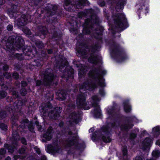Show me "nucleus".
Listing matches in <instances>:
<instances>
[{"label": "nucleus", "instance_id": "a19ab883", "mask_svg": "<svg viewBox=\"0 0 160 160\" xmlns=\"http://www.w3.org/2000/svg\"><path fill=\"white\" fill-rule=\"evenodd\" d=\"M131 137L132 138H134L136 137V135L134 133L132 134L131 135Z\"/></svg>", "mask_w": 160, "mask_h": 160}, {"label": "nucleus", "instance_id": "423d86ee", "mask_svg": "<svg viewBox=\"0 0 160 160\" xmlns=\"http://www.w3.org/2000/svg\"><path fill=\"white\" fill-rule=\"evenodd\" d=\"M78 5L76 6L77 8H81L82 6H85L88 4V2L87 0H78Z\"/></svg>", "mask_w": 160, "mask_h": 160}, {"label": "nucleus", "instance_id": "c85d7f7f", "mask_svg": "<svg viewBox=\"0 0 160 160\" xmlns=\"http://www.w3.org/2000/svg\"><path fill=\"white\" fill-rule=\"evenodd\" d=\"M13 78L17 79L18 78V75L17 73H14L13 74Z\"/></svg>", "mask_w": 160, "mask_h": 160}, {"label": "nucleus", "instance_id": "4d7b16f0", "mask_svg": "<svg viewBox=\"0 0 160 160\" xmlns=\"http://www.w3.org/2000/svg\"><path fill=\"white\" fill-rule=\"evenodd\" d=\"M81 54H82V55H83L84 54L83 53H81Z\"/></svg>", "mask_w": 160, "mask_h": 160}, {"label": "nucleus", "instance_id": "c756f323", "mask_svg": "<svg viewBox=\"0 0 160 160\" xmlns=\"http://www.w3.org/2000/svg\"><path fill=\"white\" fill-rule=\"evenodd\" d=\"M36 124L37 125V128L38 130H41V125H39V123L38 122H36Z\"/></svg>", "mask_w": 160, "mask_h": 160}, {"label": "nucleus", "instance_id": "49530a36", "mask_svg": "<svg viewBox=\"0 0 160 160\" xmlns=\"http://www.w3.org/2000/svg\"><path fill=\"white\" fill-rule=\"evenodd\" d=\"M93 130H94L93 128H91L90 129H89V132H92L93 131Z\"/></svg>", "mask_w": 160, "mask_h": 160}, {"label": "nucleus", "instance_id": "c03bdc74", "mask_svg": "<svg viewBox=\"0 0 160 160\" xmlns=\"http://www.w3.org/2000/svg\"><path fill=\"white\" fill-rule=\"evenodd\" d=\"M8 68V66L7 65H5L3 67V69L4 70H6Z\"/></svg>", "mask_w": 160, "mask_h": 160}, {"label": "nucleus", "instance_id": "6ab92c4d", "mask_svg": "<svg viewBox=\"0 0 160 160\" xmlns=\"http://www.w3.org/2000/svg\"><path fill=\"white\" fill-rule=\"evenodd\" d=\"M102 139L103 141L106 142H109L111 141L110 138L108 136H107V137H103L102 138Z\"/></svg>", "mask_w": 160, "mask_h": 160}, {"label": "nucleus", "instance_id": "7c9ffc66", "mask_svg": "<svg viewBox=\"0 0 160 160\" xmlns=\"http://www.w3.org/2000/svg\"><path fill=\"white\" fill-rule=\"evenodd\" d=\"M6 152V151L3 149H1L0 150V154L3 155Z\"/></svg>", "mask_w": 160, "mask_h": 160}, {"label": "nucleus", "instance_id": "3c124183", "mask_svg": "<svg viewBox=\"0 0 160 160\" xmlns=\"http://www.w3.org/2000/svg\"><path fill=\"white\" fill-rule=\"evenodd\" d=\"M28 32L27 33L28 34H30V31L28 30Z\"/></svg>", "mask_w": 160, "mask_h": 160}, {"label": "nucleus", "instance_id": "5701e85b", "mask_svg": "<svg viewBox=\"0 0 160 160\" xmlns=\"http://www.w3.org/2000/svg\"><path fill=\"white\" fill-rule=\"evenodd\" d=\"M0 128L3 130H5L7 128V126L3 123L0 124Z\"/></svg>", "mask_w": 160, "mask_h": 160}, {"label": "nucleus", "instance_id": "4468645a", "mask_svg": "<svg viewBox=\"0 0 160 160\" xmlns=\"http://www.w3.org/2000/svg\"><path fill=\"white\" fill-rule=\"evenodd\" d=\"M124 110L126 112H128L131 111V106L129 104L124 103Z\"/></svg>", "mask_w": 160, "mask_h": 160}, {"label": "nucleus", "instance_id": "bf43d9fd", "mask_svg": "<svg viewBox=\"0 0 160 160\" xmlns=\"http://www.w3.org/2000/svg\"><path fill=\"white\" fill-rule=\"evenodd\" d=\"M29 129H30V131H31V130L30 128H29Z\"/></svg>", "mask_w": 160, "mask_h": 160}, {"label": "nucleus", "instance_id": "603ef678", "mask_svg": "<svg viewBox=\"0 0 160 160\" xmlns=\"http://www.w3.org/2000/svg\"><path fill=\"white\" fill-rule=\"evenodd\" d=\"M93 99H94V100H97V99H96V98H93Z\"/></svg>", "mask_w": 160, "mask_h": 160}, {"label": "nucleus", "instance_id": "9b49d317", "mask_svg": "<svg viewBox=\"0 0 160 160\" xmlns=\"http://www.w3.org/2000/svg\"><path fill=\"white\" fill-rule=\"evenodd\" d=\"M48 148L50 150V152H58V150L59 149L57 146L55 147H53L51 145L48 146Z\"/></svg>", "mask_w": 160, "mask_h": 160}, {"label": "nucleus", "instance_id": "6e6d98bb", "mask_svg": "<svg viewBox=\"0 0 160 160\" xmlns=\"http://www.w3.org/2000/svg\"><path fill=\"white\" fill-rule=\"evenodd\" d=\"M95 37L96 38H98L96 36H95Z\"/></svg>", "mask_w": 160, "mask_h": 160}, {"label": "nucleus", "instance_id": "0eeeda50", "mask_svg": "<svg viewBox=\"0 0 160 160\" xmlns=\"http://www.w3.org/2000/svg\"><path fill=\"white\" fill-rule=\"evenodd\" d=\"M58 109L60 110V108L58 107L55 109L53 112H50L49 114V115L52 117V118L53 119H56L57 118L56 117L58 115H59V112L56 111V110H58Z\"/></svg>", "mask_w": 160, "mask_h": 160}, {"label": "nucleus", "instance_id": "ea45409f", "mask_svg": "<svg viewBox=\"0 0 160 160\" xmlns=\"http://www.w3.org/2000/svg\"><path fill=\"white\" fill-rule=\"evenodd\" d=\"M41 83V81H39V80H38V81H37L36 82V84L37 85H39Z\"/></svg>", "mask_w": 160, "mask_h": 160}, {"label": "nucleus", "instance_id": "20e7f679", "mask_svg": "<svg viewBox=\"0 0 160 160\" xmlns=\"http://www.w3.org/2000/svg\"><path fill=\"white\" fill-rule=\"evenodd\" d=\"M95 88V85L92 83H89L88 82H87L81 86L80 88V89H92Z\"/></svg>", "mask_w": 160, "mask_h": 160}, {"label": "nucleus", "instance_id": "aec40b11", "mask_svg": "<svg viewBox=\"0 0 160 160\" xmlns=\"http://www.w3.org/2000/svg\"><path fill=\"white\" fill-rule=\"evenodd\" d=\"M71 140H69L67 141V144L69 146H71L75 144L74 140H72V138L70 139Z\"/></svg>", "mask_w": 160, "mask_h": 160}, {"label": "nucleus", "instance_id": "6e6552de", "mask_svg": "<svg viewBox=\"0 0 160 160\" xmlns=\"http://www.w3.org/2000/svg\"><path fill=\"white\" fill-rule=\"evenodd\" d=\"M22 20L20 22L19 21L18 25L20 26H23L27 23V16L25 15H22Z\"/></svg>", "mask_w": 160, "mask_h": 160}, {"label": "nucleus", "instance_id": "a878e982", "mask_svg": "<svg viewBox=\"0 0 160 160\" xmlns=\"http://www.w3.org/2000/svg\"><path fill=\"white\" fill-rule=\"evenodd\" d=\"M122 152L123 153V155L124 156V158H127V156L126 155L127 154V150L126 148H124L122 150Z\"/></svg>", "mask_w": 160, "mask_h": 160}, {"label": "nucleus", "instance_id": "79ce46f5", "mask_svg": "<svg viewBox=\"0 0 160 160\" xmlns=\"http://www.w3.org/2000/svg\"><path fill=\"white\" fill-rule=\"evenodd\" d=\"M35 149H36V151L37 152V153L38 154H39L40 152L39 149L38 148H36Z\"/></svg>", "mask_w": 160, "mask_h": 160}, {"label": "nucleus", "instance_id": "864d4df0", "mask_svg": "<svg viewBox=\"0 0 160 160\" xmlns=\"http://www.w3.org/2000/svg\"><path fill=\"white\" fill-rule=\"evenodd\" d=\"M2 114V113H0V117H1V118H2V117L1 116Z\"/></svg>", "mask_w": 160, "mask_h": 160}, {"label": "nucleus", "instance_id": "bb28decb", "mask_svg": "<svg viewBox=\"0 0 160 160\" xmlns=\"http://www.w3.org/2000/svg\"><path fill=\"white\" fill-rule=\"evenodd\" d=\"M12 25H9L7 26V28L8 31H10L12 30Z\"/></svg>", "mask_w": 160, "mask_h": 160}, {"label": "nucleus", "instance_id": "c9c22d12", "mask_svg": "<svg viewBox=\"0 0 160 160\" xmlns=\"http://www.w3.org/2000/svg\"><path fill=\"white\" fill-rule=\"evenodd\" d=\"M62 63H64V64H65V65L66 66H67L68 64V63L67 62V60L65 58L64 60L62 61Z\"/></svg>", "mask_w": 160, "mask_h": 160}, {"label": "nucleus", "instance_id": "2f4dec72", "mask_svg": "<svg viewBox=\"0 0 160 160\" xmlns=\"http://www.w3.org/2000/svg\"><path fill=\"white\" fill-rule=\"evenodd\" d=\"M21 93L22 95L23 96L25 95L26 94V91L25 89H23L22 90V91L21 92Z\"/></svg>", "mask_w": 160, "mask_h": 160}, {"label": "nucleus", "instance_id": "dca6fc26", "mask_svg": "<svg viewBox=\"0 0 160 160\" xmlns=\"http://www.w3.org/2000/svg\"><path fill=\"white\" fill-rule=\"evenodd\" d=\"M5 147L8 149V152H12L14 149V147H12L10 146H8V144H6L5 145Z\"/></svg>", "mask_w": 160, "mask_h": 160}, {"label": "nucleus", "instance_id": "9d476101", "mask_svg": "<svg viewBox=\"0 0 160 160\" xmlns=\"http://www.w3.org/2000/svg\"><path fill=\"white\" fill-rule=\"evenodd\" d=\"M95 116L97 118H100L101 115V111L99 106H97L95 110Z\"/></svg>", "mask_w": 160, "mask_h": 160}, {"label": "nucleus", "instance_id": "a211bd4d", "mask_svg": "<svg viewBox=\"0 0 160 160\" xmlns=\"http://www.w3.org/2000/svg\"><path fill=\"white\" fill-rule=\"evenodd\" d=\"M90 28H88V26L84 27L83 31V33L84 34H89L90 32Z\"/></svg>", "mask_w": 160, "mask_h": 160}, {"label": "nucleus", "instance_id": "393cba45", "mask_svg": "<svg viewBox=\"0 0 160 160\" xmlns=\"http://www.w3.org/2000/svg\"><path fill=\"white\" fill-rule=\"evenodd\" d=\"M80 67H81V68L80 69H78V70H79L78 74L79 75L82 74V72H83V71H84V68L83 67V66H82V65H81Z\"/></svg>", "mask_w": 160, "mask_h": 160}, {"label": "nucleus", "instance_id": "a18cd8bd", "mask_svg": "<svg viewBox=\"0 0 160 160\" xmlns=\"http://www.w3.org/2000/svg\"><path fill=\"white\" fill-rule=\"evenodd\" d=\"M13 95H15V97H18V95L16 94V92H13Z\"/></svg>", "mask_w": 160, "mask_h": 160}, {"label": "nucleus", "instance_id": "7ed1b4c3", "mask_svg": "<svg viewBox=\"0 0 160 160\" xmlns=\"http://www.w3.org/2000/svg\"><path fill=\"white\" fill-rule=\"evenodd\" d=\"M152 143V140L148 138L144 140L140 144V146L143 150L148 147Z\"/></svg>", "mask_w": 160, "mask_h": 160}, {"label": "nucleus", "instance_id": "412c9836", "mask_svg": "<svg viewBox=\"0 0 160 160\" xmlns=\"http://www.w3.org/2000/svg\"><path fill=\"white\" fill-rule=\"evenodd\" d=\"M69 135L70 136V138H76L77 136V134L76 132H75L74 133H73L71 132H69Z\"/></svg>", "mask_w": 160, "mask_h": 160}, {"label": "nucleus", "instance_id": "8fccbe9b", "mask_svg": "<svg viewBox=\"0 0 160 160\" xmlns=\"http://www.w3.org/2000/svg\"><path fill=\"white\" fill-rule=\"evenodd\" d=\"M11 158L9 157H8L5 160H10Z\"/></svg>", "mask_w": 160, "mask_h": 160}, {"label": "nucleus", "instance_id": "72a5a7b5", "mask_svg": "<svg viewBox=\"0 0 160 160\" xmlns=\"http://www.w3.org/2000/svg\"><path fill=\"white\" fill-rule=\"evenodd\" d=\"M89 21V20L88 19L86 20L85 21V23L84 25V26L88 25V24Z\"/></svg>", "mask_w": 160, "mask_h": 160}, {"label": "nucleus", "instance_id": "cd10ccee", "mask_svg": "<svg viewBox=\"0 0 160 160\" xmlns=\"http://www.w3.org/2000/svg\"><path fill=\"white\" fill-rule=\"evenodd\" d=\"M4 76L7 78H9L11 76L10 73H8L7 72L5 73Z\"/></svg>", "mask_w": 160, "mask_h": 160}, {"label": "nucleus", "instance_id": "de8ad7c7", "mask_svg": "<svg viewBox=\"0 0 160 160\" xmlns=\"http://www.w3.org/2000/svg\"><path fill=\"white\" fill-rule=\"evenodd\" d=\"M51 105L50 104V103H48L47 104V106L49 108H50L51 107Z\"/></svg>", "mask_w": 160, "mask_h": 160}, {"label": "nucleus", "instance_id": "f03ea898", "mask_svg": "<svg viewBox=\"0 0 160 160\" xmlns=\"http://www.w3.org/2000/svg\"><path fill=\"white\" fill-rule=\"evenodd\" d=\"M85 98L82 95L79 96L77 100V103L78 106L81 108H83L85 109L88 110L89 108L88 107L86 108L84 107L86 104L85 102Z\"/></svg>", "mask_w": 160, "mask_h": 160}, {"label": "nucleus", "instance_id": "58836bf2", "mask_svg": "<svg viewBox=\"0 0 160 160\" xmlns=\"http://www.w3.org/2000/svg\"><path fill=\"white\" fill-rule=\"evenodd\" d=\"M103 132H106V131L108 132V130L106 127H103Z\"/></svg>", "mask_w": 160, "mask_h": 160}, {"label": "nucleus", "instance_id": "e433bc0d", "mask_svg": "<svg viewBox=\"0 0 160 160\" xmlns=\"http://www.w3.org/2000/svg\"><path fill=\"white\" fill-rule=\"evenodd\" d=\"M21 142L23 144H26V140L24 138H22L21 140Z\"/></svg>", "mask_w": 160, "mask_h": 160}, {"label": "nucleus", "instance_id": "f257e3e1", "mask_svg": "<svg viewBox=\"0 0 160 160\" xmlns=\"http://www.w3.org/2000/svg\"><path fill=\"white\" fill-rule=\"evenodd\" d=\"M113 18L117 28H122V30L125 29L124 26L126 24V21L124 14H119L114 16Z\"/></svg>", "mask_w": 160, "mask_h": 160}, {"label": "nucleus", "instance_id": "37998d69", "mask_svg": "<svg viewBox=\"0 0 160 160\" xmlns=\"http://www.w3.org/2000/svg\"><path fill=\"white\" fill-rule=\"evenodd\" d=\"M156 144L160 146V141L158 140L156 142Z\"/></svg>", "mask_w": 160, "mask_h": 160}, {"label": "nucleus", "instance_id": "f3484780", "mask_svg": "<svg viewBox=\"0 0 160 160\" xmlns=\"http://www.w3.org/2000/svg\"><path fill=\"white\" fill-rule=\"evenodd\" d=\"M152 155L153 156L157 157L159 156L160 153L158 150H156L152 152Z\"/></svg>", "mask_w": 160, "mask_h": 160}, {"label": "nucleus", "instance_id": "5fc2aeb1", "mask_svg": "<svg viewBox=\"0 0 160 160\" xmlns=\"http://www.w3.org/2000/svg\"><path fill=\"white\" fill-rule=\"evenodd\" d=\"M96 21H95V22L96 23V22H97V18H96Z\"/></svg>", "mask_w": 160, "mask_h": 160}, {"label": "nucleus", "instance_id": "f704fd0d", "mask_svg": "<svg viewBox=\"0 0 160 160\" xmlns=\"http://www.w3.org/2000/svg\"><path fill=\"white\" fill-rule=\"evenodd\" d=\"M100 80L102 82H103V80L102 79V78L101 79V80ZM104 83L103 82H102L101 83H100V81H99V84L100 85V86H104Z\"/></svg>", "mask_w": 160, "mask_h": 160}, {"label": "nucleus", "instance_id": "1a4fd4ad", "mask_svg": "<svg viewBox=\"0 0 160 160\" xmlns=\"http://www.w3.org/2000/svg\"><path fill=\"white\" fill-rule=\"evenodd\" d=\"M72 6L70 4V2L68 0H65L64 2V8L66 10L70 11L71 10V6Z\"/></svg>", "mask_w": 160, "mask_h": 160}, {"label": "nucleus", "instance_id": "4c0bfd02", "mask_svg": "<svg viewBox=\"0 0 160 160\" xmlns=\"http://www.w3.org/2000/svg\"><path fill=\"white\" fill-rule=\"evenodd\" d=\"M135 160H142V159L141 157L139 156H137Z\"/></svg>", "mask_w": 160, "mask_h": 160}, {"label": "nucleus", "instance_id": "ddd939ff", "mask_svg": "<svg viewBox=\"0 0 160 160\" xmlns=\"http://www.w3.org/2000/svg\"><path fill=\"white\" fill-rule=\"evenodd\" d=\"M53 75L52 73H50L48 75V76L45 75L44 77V80L49 82L53 79Z\"/></svg>", "mask_w": 160, "mask_h": 160}, {"label": "nucleus", "instance_id": "09e8293b", "mask_svg": "<svg viewBox=\"0 0 160 160\" xmlns=\"http://www.w3.org/2000/svg\"><path fill=\"white\" fill-rule=\"evenodd\" d=\"M52 51L51 50H48V53H51L52 52Z\"/></svg>", "mask_w": 160, "mask_h": 160}, {"label": "nucleus", "instance_id": "b1692460", "mask_svg": "<svg viewBox=\"0 0 160 160\" xmlns=\"http://www.w3.org/2000/svg\"><path fill=\"white\" fill-rule=\"evenodd\" d=\"M159 130V128L158 127H157L153 128L152 129V132L153 133L158 132Z\"/></svg>", "mask_w": 160, "mask_h": 160}, {"label": "nucleus", "instance_id": "473e14b6", "mask_svg": "<svg viewBox=\"0 0 160 160\" xmlns=\"http://www.w3.org/2000/svg\"><path fill=\"white\" fill-rule=\"evenodd\" d=\"M27 84L26 82L25 81H22L21 82V85L22 87H24L26 86Z\"/></svg>", "mask_w": 160, "mask_h": 160}, {"label": "nucleus", "instance_id": "f8f14e48", "mask_svg": "<svg viewBox=\"0 0 160 160\" xmlns=\"http://www.w3.org/2000/svg\"><path fill=\"white\" fill-rule=\"evenodd\" d=\"M88 60L89 62L93 63H97L98 62V58L96 56L93 55H92L89 58Z\"/></svg>", "mask_w": 160, "mask_h": 160}, {"label": "nucleus", "instance_id": "13d9d810", "mask_svg": "<svg viewBox=\"0 0 160 160\" xmlns=\"http://www.w3.org/2000/svg\"><path fill=\"white\" fill-rule=\"evenodd\" d=\"M101 33H99V35H101Z\"/></svg>", "mask_w": 160, "mask_h": 160}, {"label": "nucleus", "instance_id": "4be33fe9", "mask_svg": "<svg viewBox=\"0 0 160 160\" xmlns=\"http://www.w3.org/2000/svg\"><path fill=\"white\" fill-rule=\"evenodd\" d=\"M7 95V93L4 91H2L0 92V98H2L5 97Z\"/></svg>", "mask_w": 160, "mask_h": 160}, {"label": "nucleus", "instance_id": "2eb2a0df", "mask_svg": "<svg viewBox=\"0 0 160 160\" xmlns=\"http://www.w3.org/2000/svg\"><path fill=\"white\" fill-rule=\"evenodd\" d=\"M18 39H19L20 42L17 44L16 45L18 48H20L23 45V40L21 38H19Z\"/></svg>", "mask_w": 160, "mask_h": 160}, {"label": "nucleus", "instance_id": "39448f33", "mask_svg": "<svg viewBox=\"0 0 160 160\" xmlns=\"http://www.w3.org/2000/svg\"><path fill=\"white\" fill-rule=\"evenodd\" d=\"M52 128L49 127L48 129L47 132L44 134L43 138L46 139L47 140H49L52 138L51 132Z\"/></svg>", "mask_w": 160, "mask_h": 160}]
</instances>
